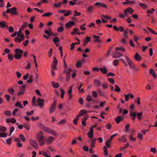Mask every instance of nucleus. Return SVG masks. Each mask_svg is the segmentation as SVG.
I'll use <instances>...</instances> for the list:
<instances>
[{
  "label": "nucleus",
  "mask_w": 157,
  "mask_h": 157,
  "mask_svg": "<svg viewBox=\"0 0 157 157\" xmlns=\"http://www.w3.org/2000/svg\"><path fill=\"white\" fill-rule=\"evenodd\" d=\"M78 119L79 117H78V116H76V118L73 120L74 123L76 125L78 123Z\"/></svg>",
  "instance_id": "obj_60"
},
{
  "label": "nucleus",
  "mask_w": 157,
  "mask_h": 157,
  "mask_svg": "<svg viewBox=\"0 0 157 157\" xmlns=\"http://www.w3.org/2000/svg\"><path fill=\"white\" fill-rule=\"evenodd\" d=\"M94 84L95 85L98 87H99L101 85V83L100 81L97 79H95L94 81Z\"/></svg>",
  "instance_id": "obj_24"
},
{
  "label": "nucleus",
  "mask_w": 157,
  "mask_h": 157,
  "mask_svg": "<svg viewBox=\"0 0 157 157\" xmlns=\"http://www.w3.org/2000/svg\"><path fill=\"white\" fill-rule=\"evenodd\" d=\"M76 39L78 41V42H76V43H72V44H71V50H73L75 47V44H79V43H80V41L78 39V38H76Z\"/></svg>",
  "instance_id": "obj_31"
},
{
  "label": "nucleus",
  "mask_w": 157,
  "mask_h": 157,
  "mask_svg": "<svg viewBox=\"0 0 157 157\" xmlns=\"http://www.w3.org/2000/svg\"><path fill=\"white\" fill-rule=\"evenodd\" d=\"M155 11V10L154 8H152L151 10H148L147 11V14H152Z\"/></svg>",
  "instance_id": "obj_52"
},
{
  "label": "nucleus",
  "mask_w": 157,
  "mask_h": 157,
  "mask_svg": "<svg viewBox=\"0 0 157 157\" xmlns=\"http://www.w3.org/2000/svg\"><path fill=\"white\" fill-rule=\"evenodd\" d=\"M134 58L136 60L138 61H140L142 59L141 56L137 52L136 53L135 55L134 56Z\"/></svg>",
  "instance_id": "obj_13"
},
{
  "label": "nucleus",
  "mask_w": 157,
  "mask_h": 157,
  "mask_svg": "<svg viewBox=\"0 0 157 157\" xmlns=\"http://www.w3.org/2000/svg\"><path fill=\"white\" fill-rule=\"evenodd\" d=\"M88 117L86 116L84 117V118L82 119V123L83 126H85L86 125V121L88 118Z\"/></svg>",
  "instance_id": "obj_28"
},
{
  "label": "nucleus",
  "mask_w": 157,
  "mask_h": 157,
  "mask_svg": "<svg viewBox=\"0 0 157 157\" xmlns=\"http://www.w3.org/2000/svg\"><path fill=\"white\" fill-rule=\"evenodd\" d=\"M93 6H89L87 9V11L89 13H92L93 9Z\"/></svg>",
  "instance_id": "obj_45"
},
{
  "label": "nucleus",
  "mask_w": 157,
  "mask_h": 157,
  "mask_svg": "<svg viewBox=\"0 0 157 157\" xmlns=\"http://www.w3.org/2000/svg\"><path fill=\"white\" fill-rule=\"evenodd\" d=\"M93 37L94 39V42H98L100 43L101 42V41L99 39L100 38V36L94 35Z\"/></svg>",
  "instance_id": "obj_21"
},
{
  "label": "nucleus",
  "mask_w": 157,
  "mask_h": 157,
  "mask_svg": "<svg viewBox=\"0 0 157 157\" xmlns=\"http://www.w3.org/2000/svg\"><path fill=\"white\" fill-rule=\"evenodd\" d=\"M94 4L95 6H98V7H99L100 6H101L104 8L107 9L108 7V6L104 3L98 2L95 3Z\"/></svg>",
  "instance_id": "obj_9"
},
{
  "label": "nucleus",
  "mask_w": 157,
  "mask_h": 157,
  "mask_svg": "<svg viewBox=\"0 0 157 157\" xmlns=\"http://www.w3.org/2000/svg\"><path fill=\"white\" fill-rule=\"evenodd\" d=\"M111 125L109 123H107L105 125V128L107 129H110L111 128Z\"/></svg>",
  "instance_id": "obj_54"
},
{
  "label": "nucleus",
  "mask_w": 157,
  "mask_h": 157,
  "mask_svg": "<svg viewBox=\"0 0 157 157\" xmlns=\"http://www.w3.org/2000/svg\"><path fill=\"white\" fill-rule=\"evenodd\" d=\"M75 22L73 21H70L65 24L66 26L68 28L71 27V26L75 25Z\"/></svg>",
  "instance_id": "obj_15"
},
{
  "label": "nucleus",
  "mask_w": 157,
  "mask_h": 157,
  "mask_svg": "<svg viewBox=\"0 0 157 157\" xmlns=\"http://www.w3.org/2000/svg\"><path fill=\"white\" fill-rule=\"evenodd\" d=\"M44 99L38 98L37 100V106H39L41 108H43L44 106Z\"/></svg>",
  "instance_id": "obj_6"
},
{
  "label": "nucleus",
  "mask_w": 157,
  "mask_h": 157,
  "mask_svg": "<svg viewBox=\"0 0 157 157\" xmlns=\"http://www.w3.org/2000/svg\"><path fill=\"white\" fill-rule=\"evenodd\" d=\"M66 122V119H63L59 121L58 124L59 125H61L65 124Z\"/></svg>",
  "instance_id": "obj_41"
},
{
  "label": "nucleus",
  "mask_w": 157,
  "mask_h": 157,
  "mask_svg": "<svg viewBox=\"0 0 157 157\" xmlns=\"http://www.w3.org/2000/svg\"><path fill=\"white\" fill-rule=\"evenodd\" d=\"M6 24H7V23L4 21L0 22V27L1 28H3L5 27H7L8 25H6Z\"/></svg>",
  "instance_id": "obj_32"
},
{
  "label": "nucleus",
  "mask_w": 157,
  "mask_h": 157,
  "mask_svg": "<svg viewBox=\"0 0 157 157\" xmlns=\"http://www.w3.org/2000/svg\"><path fill=\"white\" fill-rule=\"evenodd\" d=\"M98 91L99 95L101 96L104 97L105 96V94L104 92L102 91L101 89H98Z\"/></svg>",
  "instance_id": "obj_33"
},
{
  "label": "nucleus",
  "mask_w": 157,
  "mask_h": 157,
  "mask_svg": "<svg viewBox=\"0 0 157 157\" xmlns=\"http://www.w3.org/2000/svg\"><path fill=\"white\" fill-rule=\"evenodd\" d=\"M150 151L152 152L154 154H155L156 152V150L155 147H151L150 149Z\"/></svg>",
  "instance_id": "obj_64"
},
{
  "label": "nucleus",
  "mask_w": 157,
  "mask_h": 157,
  "mask_svg": "<svg viewBox=\"0 0 157 157\" xmlns=\"http://www.w3.org/2000/svg\"><path fill=\"white\" fill-rule=\"evenodd\" d=\"M94 130L92 128H90V131L87 133V135H88L89 137L92 139L94 137Z\"/></svg>",
  "instance_id": "obj_14"
},
{
  "label": "nucleus",
  "mask_w": 157,
  "mask_h": 157,
  "mask_svg": "<svg viewBox=\"0 0 157 157\" xmlns=\"http://www.w3.org/2000/svg\"><path fill=\"white\" fill-rule=\"evenodd\" d=\"M26 26V25H22L21 26L20 29L18 31V32H17V36L18 37L19 36H20L21 34H23L21 33L22 30L24 29V28Z\"/></svg>",
  "instance_id": "obj_17"
},
{
  "label": "nucleus",
  "mask_w": 157,
  "mask_h": 157,
  "mask_svg": "<svg viewBox=\"0 0 157 157\" xmlns=\"http://www.w3.org/2000/svg\"><path fill=\"white\" fill-rule=\"evenodd\" d=\"M108 80L110 83L112 84H114L115 83V81L114 80L111 78H108Z\"/></svg>",
  "instance_id": "obj_63"
},
{
  "label": "nucleus",
  "mask_w": 157,
  "mask_h": 157,
  "mask_svg": "<svg viewBox=\"0 0 157 157\" xmlns=\"http://www.w3.org/2000/svg\"><path fill=\"white\" fill-rule=\"evenodd\" d=\"M19 137L21 140L23 142H25L26 141V139L25 136L22 134H20L19 135Z\"/></svg>",
  "instance_id": "obj_47"
},
{
  "label": "nucleus",
  "mask_w": 157,
  "mask_h": 157,
  "mask_svg": "<svg viewBox=\"0 0 157 157\" xmlns=\"http://www.w3.org/2000/svg\"><path fill=\"white\" fill-rule=\"evenodd\" d=\"M56 102L55 101H54L51 107L49 108V113H53L56 109Z\"/></svg>",
  "instance_id": "obj_7"
},
{
  "label": "nucleus",
  "mask_w": 157,
  "mask_h": 157,
  "mask_svg": "<svg viewBox=\"0 0 157 157\" xmlns=\"http://www.w3.org/2000/svg\"><path fill=\"white\" fill-rule=\"evenodd\" d=\"M119 60L118 59H115L113 60V64L115 66H117L118 65Z\"/></svg>",
  "instance_id": "obj_36"
},
{
  "label": "nucleus",
  "mask_w": 157,
  "mask_h": 157,
  "mask_svg": "<svg viewBox=\"0 0 157 157\" xmlns=\"http://www.w3.org/2000/svg\"><path fill=\"white\" fill-rule=\"evenodd\" d=\"M124 57L128 62V65L131 69L135 71H137L139 70V68L136 67L133 61L127 56L125 55Z\"/></svg>",
  "instance_id": "obj_1"
},
{
  "label": "nucleus",
  "mask_w": 157,
  "mask_h": 157,
  "mask_svg": "<svg viewBox=\"0 0 157 157\" xmlns=\"http://www.w3.org/2000/svg\"><path fill=\"white\" fill-rule=\"evenodd\" d=\"M25 85H23L22 86L19 87V90L20 91L25 92Z\"/></svg>",
  "instance_id": "obj_39"
},
{
  "label": "nucleus",
  "mask_w": 157,
  "mask_h": 157,
  "mask_svg": "<svg viewBox=\"0 0 157 157\" xmlns=\"http://www.w3.org/2000/svg\"><path fill=\"white\" fill-rule=\"evenodd\" d=\"M111 56L114 58H117L122 56V54L117 52H113L111 53Z\"/></svg>",
  "instance_id": "obj_8"
},
{
  "label": "nucleus",
  "mask_w": 157,
  "mask_h": 157,
  "mask_svg": "<svg viewBox=\"0 0 157 157\" xmlns=\"http://www.w3.org/2000/svg\"><path fill=\"white\" fill-rule=\"evenodd\" d=\"M33 75H32L30 76L29 78L27 80V82L29 83H31L33 81Z\"/></svg>",
  "instance_id": "obj_53"
},
{
  "label": "nucleus",
  "mask_w": 157,
  "mask_h": 157,
  "mask_svg": "<svg viewBox=\"0 0 157 157\" xmlns=\"http://www.w3.org/2000/svg\"><path fill=\"white\" fill-rule=\"evenodd\" d=\"M6 129L5 127L0 126V131L2 132H5L6 131Z\"/></svg>",
  "instance_id": "obj_57"
},
{
  "label": "nucleus",
  "mask_w": 157,
  "mask_h": 157,
  "mask_svg": "<svg viewBox=\"0 0 157 157\" xmlns=\"http://www.w3.org/2000/svg\"><path fill=\"white\" fill-rule=\"evenodd\" d=\"M24 39V34H21L20 36H18V37H16L14 38V40L15 42H18L20 43L21 41L23 40Z\"/></svg>",
  "instance_id": "obj_10"
},
{
  "label": "nucleus",
  "mask_w": 157,
  "mask_h": 157,
  "mask_svg": "<svg viewBox=\"0 0 157 157\" xmlns=\"http://www.w3.org/2000/svg\"><path fill=\"white\" fill-rule=\"evenodd\" d=\"M111 140L108 139L105 142V144L106 146L108 147H110V146L109 145V144L111 143Z\"/></svg>",
  "instance_id": "obj_61"
},
{
  "label": "nucleus",
  "mask_w": 157,
  "mask_h": 157,
  "mask_svg": "<svg viewBox=\"0 0 157 157\" xmlns=\"http://www.w3.org/2000/svg\"><path fill=\"white\" fill-rule=\"evenodd\" d=\"M140 6L143 9H145L147 8V5L146 3H140L139 4Z\"/></svg>",
  "instance_id": "obj_40"
},
{
  "label": "nucleus",
  "mask_w": 157,
  "mask_h": 157,
  "mask_svg": "<svg viewBox=\"0 0 157 157\" xmlns=\"http://www.w3.org/2000/svg\"><path fill=\"white\" fill-rule=\"evenodd\" d=\"M45 32L49 36H50L51 35H52V33L50 29L48 30H45Z\"/></svg>",
  "instance_id": "obj_42"
},
{
  "label": "nucleus",
  "mask_w": 157,
  "mask_h": 157,
  "mask_svg": "<svg viewBox=\"0 0 157 157\" xmlns=\"http://www.w3.org/2000/svg\"><path fill=\"white\" fill-rule=\"evenodd\" d=\"M62 26L59 27L57 29V32L59 33H61L63 31L64 29L63 28V26L62 24H61Z\"/></svg>",
  "instance_id": "obj_35"
},
{
  "label": "nucleus",
  "mask_w": 157,
  "mask_h": 157,
  "mask_svg": "<svg viewBox=\"0 0 157 157\" xmlns=\"http://www.w3.org/2000/svg\"><path fill=\"white\" fill-rule=\"evenodd\" d=\"M72 69L71 68H69L68 69L67 68H65L63 72L64 73L66 74L67 75H70V73L72 71Z\"/></svg>",
  "instance_id": "obj_16"
},
{
  "label": "nucleus",
  "mask_w": 157,
  "mask_h": 157,
  "mask_svg": "<svg viewBox=\"0 0 157 157\" xmlns=\"http://www.w3.org/2000/svg\"><path fill=\"white\" fill-rule=\"evenodd\" d=\"M30 144L36 149H37L38 148V145L35 140L32 139L30 141Z\"/></svg>",
  "instance_id": "obj_11"
},
{
  "label": "nucleus",
  "mask_w": 157,
  "mask_h": 157,
  "mask_svg": "<svg viewBox=\"0 0 157 157\" xmlns=\"http://www.w3.org/2000/svg\"><path fill=\"white\" fill-rule=\"evenodd\" d=\"M7 91L9 93L12 95H13L14 93V89L13 87H10L8 88Z\"/></svg>",
  "instance_id": "obj_23"
},
{
  "label": "nucleus",
  "mask_w": 157,
  "mask_h": 157,
  "mask_svg": "<svg viewBox=\"0 0 157 157\" xmlns=\"http://www.w3.org/2000/svg\"><path fill=\"white\" fill-rule=\"evenodd\" d=\"M71 13V10H66V11L64 12L63 14L65 16L67 17L70 15Z\"/></svg>",
  "instance_id": "obj_43"
},
{
  "label": "nucleus",
  "mask_w": 157,
  "mask_h": 157,
  "mask_svg": "<svg viewBox=\"0 0 157 157\" xmlns=\"http://www.w3.org/2000/svg\"><path fill=\"white\" fill-rule=\"evenodd\" d=\"M130 125L129 124H127L125 126V132H128L129 131Z\"/></svg>",
  "instance_id": "obj_58"
},
{
  "label": "nucleus",
  "mask_w": 157,
  "mask_h": 157,
  "mask_svg": "<svg viewBox=\"0 0 157 157\" xmlns=\"http://www.w3.org/2000/svg\"><path fill=\"white\" fill-rule=\"evenodd\" d=\"M87 112L86 110L85 109H82L79 112V114L77 115V116H78V117H80L82 116H83L84 114L86 113Z\"/></svg>",
  "instance_id": "obj_22"
},
{
  "label": "nucleus",
  "mask_w": 157,
  "mask_h": 157,
  "mask_svg": "<svg viewBox=\"0 0 157 157\" xmlns=\"http://www.w3.org/2000/svg\"><path fill=\"white\" fill-rule=\"evenodd\" d=\"M149 73L151 75H152L153 77L155 78H156V75L155 74V71L152 68L150 69L149 71Z\"/></svg>",
  "instance_id": "obj_18"
},
{
  "label": "nucleus",
  "mask_w": 157,
  "mask_h": 157,
  "mask_svg": "<svg viewBox=\"0 0 157 157\" xmlns=\"http://www.w3.org/2000/svg\"><path fill=\"white\" fill-rule=\"evenodd\" d=\"M57 65H55L54 63H52L51 69L52 70H57Z\"/></svg>",
  "instance_id": "obj_46"
},
{
  "label": "nucleus",
  "mask_w": 157,
  "mask_h": 157,
  "mask_svg": "<svg viewBox=\"0 0 157 157\" xmlns=\"http://www.w3.org/2000/svg\"><path fill=\"white\" fill-rule=\"evenodd\" d=\"M147 29L149 30L150 32L152 34L157 35V33L153 29H151L149 27H147Z\"/></svg>",
  "instance_id": "obj_44"
},
{
  "label": "nucleus",
  "mask_w": 157,
  "mask_h": 157,
  "mask_svg": "<svg viewBox=\"0 0 157 157\" xmlns=\"http://www.w3.org/2000/svg\"><path fill=\"white\" fill-rule=\"evenodd\" d=\"M52 15V13L50 12H47L42 15V17H49L50 15Z\"/></svg>",
  "instance_id": "obj_37"
},
{
  "label": "nucleus",
  "mask_w": 157,
  "mask_h": 157,
  "mask_svg": "<svg viewBox=\"0 0 157 157\" xmlns=\"http://www.w3.org/2000/svg\"><path fill=\"white\" fill-rule=\"evenodd\" d=\"M73 30L74 31L71 32V34H74L75 33H77L78 35H80L82 34V33L79 32V29H78L75 28Z\"/></svg>",
  "instance_id": "obj_26"
},
{
  "label": "nucleus",
  "mask_w": 157,
  "mask_h": 157,
  "mask_svg": "<svg viewBox=\"0 0 157 157\" xmlns=\"http://www.w3.org/2000/svg\"><path fill=\"white\" fill-rule=\"evenodd\" d=\"M54 138L52 136H49L44 141L46 142L47 144H51L53 141Z\"/></svg>",
  "instance_id": "obj_12"
},
{
  "label": "nucleus",
  "mask_w": 157,
  "mask_h": 157,
  "mask_svg": "<svg viewBox=\"0 0 157 157\" xmlns=\"http://www.w3.org/2000/svg\"><path fill=\"white\" fill-rule=\"evenodd\" d=\"M61 4H62V3L61 2H59L58 3H56L54 4L53 6L55 7H56V8L59 7L60 6Z\"/></svg>",
  "instance_id": "obj_55"
},
{
  "label": "nucleus",
  "mask_w": 157,
  "mask_h": 157,
  "mask_svg": "<svg viewBox=\"0 0 157 157\" xmlns=\"http://www.w3.org/2000/svg\"><path fill=\"white\" fill-rule=\"evenodd\" d=\"M129 44L130 46L132 47H134L135 46V44L132 39H130V40Z\"/></svg>",
  "instance_id": "obj_56"
},
{
  "label": "nucleus",
  "mask_w": 157,
  "mask_h": 157,
  "mask_svg": "<svg viewBox=\"0 0 157 157\" xmlns=\"http://www.w3.org/2000/svg\"><path fill=\"white\" fill-rule=\"evenodd\" d=\"M115 89L114 90V91H116L117 92H120L121 91V89L119 86L117 85H115Z\"/></svg>",
  "instance_id": "obj_48"
},
{
  "label": "nucleus",
  "mask_w": 157,
  "mask_h": 157,
  "mask_svg": "<svg viewBox=\"0 0 157 157\" xmlns=\"http://www.w3.org/2000/svg\"><path fill=\"white\" fill-rule=\"evenodd\" d=\"M96 139L95 138H94L91 141V143H90V146L91 148H93L94 147L95 144L96 143Z\"/></svg>",
  "instance_id": "obj_27"
},
{
  "label": "nucleus",
  "mask_w": 157,
  "mask_h": 157,
  "mask_svg": "<svg viewBox=\"0 0 157 157\" xmlns=\"http://www.w3.org/2000/svg\"><path fill=\"white\" fill-rule=\"evenodd\" d=\"M43 130L45 132H46L48 133L50 132L51 130L50 128L48 127H45L43 129Z\"/></svg>",
  "instance_id": "obj_51"
},
{
  "label": "nucleus",
  "mask_w": 157,
  "mask_h": 157,
  "mask_svg": "<svg viewBox=\"0 0 157 157\" xmlns=\"http://www.w3.org/2000/svg\"><path fill=\"white\" fill-rule=\"evenodd\" d=\"M53 86L55 88H57L59 86V85L57 83H55L54 82H52Z\"/></svg>",
  "instance_id": "obj_62"
},
{
  "label": "nucleus",
  "mask_w": 157,
  "mask_h": 157,
  "mask_svg": "<svg viewBox=\"0 0 157 157\" xmlns=\"http://www.w3.org/2000/svg\"><path fill=\"white\" fill-rule=\"evenodd\" d=\"M15 54L14 55V57L17 59H20L21 58L22 54L23 53L22 50L20 48H17L14 50Z\"/></svg>",
  "instance_id": "obj_4"
},
{
  "label": "nucleus",
  "mask_w": 157,
  "mask_h": 157,
  "mask_svg": "<svg viewBox=\"0 0 157 157\" xmlns=\"http://www.w3.org/2000/svg\"><path fill=\"white\" fill-rule=\"evenodd\" d=\"M17 8L15 7H13L11 9V14L12 15H17L18 13L17 12Z\"/></svg>",
  "instance_id": "obj_20"
},
{
  "label": "nucleus",
  "mask_w": 157,
  "mask_h": 157,
  "mask_svg": "<svg viewBox=\"0 0 157 157\" xmlns=\"http://www.w3.org/2000/svg\"><path fill=\"white\" fill-rule=\"evenodd\" d=\"M4 113L7 116H10L11 114V112L10 111H4Z\"/></svg>",
  "instance_id": "obj_50"
},
{
  "label": "nucleus",
  "mask_w": 157,
  "mask_h": 157,
  "mask_svg": "<svg viewBox=\"0 0 157 157\" xmlns=\"http://www.w3.org/2000/svg\"><path fill=\"white\" fill-rule=\"evenodd\" d=\"M130 116L132 117V120L133 121H135L136 116H137V118L139 120H141L142 119V112L139 113L136 112L130 111Z\"/></svg>",
  "instance_id": "obj_3"
},
{
  "label": "nucleus",
  "mask_w": 157,
  "mask_h": 157,
  "mask_svg": "<svg viewBox=\"0 0 157 157\" xmlns=\"http://www.w3.org/2000/svg\"><path fill=\"white\" fill-rule=\"evenodd\" d=\"M134 11L131 7H128L124 11V14L126 17H129V14H132Z\"/></svg>",
  "instance_id": "obj_5"
},
{
  "label": "nucleus",
  "mask_w": 157,
  "mask_h": 157,
  "mask_svg": "<svg viewBox=\"0 0 157 157\" xmlns=\"http://www.w3.org/2000/svg\"><path fill=\"white\" fill-rule=\"evenodd\" d=\"M44 137L43 133L41 131H40L36 135V139L38 140L39 144L41 146L44 145L45 144Z\"/></svg>",
  "instance_id": "obj_2"
},
{
  "label": "nucleus",
  "mask_w": 157,
  "mask_h": 157,
  "mask_svg": "<svg viewBox=\"0 0 157 157\" xmlns=\"http://www.w3.org/2000/svg\"><path fill=\"white\" fill-rule=\"evenodd\" d=\"M6 121L7 123L11 122L14 123L16 122V120L14 118H12L10 119H6Z\"/></svg>",
  "instance_id": "obj_25"
},
{
  "label": "nucleus",
  "mask_w": 157,
  "mask_h": 157,
  "mask_svg": "<svg viewBox=\"0 0 157 157\" xmlns=\"http://www.w3.org/2000/svg\"><path fill=\"white\" fill-rule=\"evenodd\" d=\"M118 140L119 142H122L123 143H125L127 141V140L125 137V136H122L121 138H119L118 139Z\"/></svg>",
  "instance_id": "obj_30"
},
{
  "label": "nucleus",
  "mask_w": 157,
  "mask_h": 157,
  "mask_svg": "<svg viewBox=\"0 0 157 157\" xmlns=\"http://www.w3.org/2000/svg\"><path fill=\"white\" fill-rule=\"evenodd\" d=\"M7 57L8 59L10 61H12L13 58V56L12 53L8 54Z\"/></svg>",
  "instance_id": "obj_38"
},
{
  "label": "nucleus",
  "mask_w": 157,
  "mask_h": 157,
  "mask_svg": "<svg viewBox=\"0 0 157 157\" xmlns=\"http://www.w3.org/2000/svg\"><path fill=\"white\" fill-rule=\"evenodd\" d=\"M15 105L16 107L19 108L20 109H22L23 108V106L19 101H17L15 104Z\"/></svg>",
  "instance_id": "obj_34"
},
{
  "label": "nucleus",
  "mask_w": 157,
  "mask_h": 157,
  "mask_svg": "<svg viewBox=\"0 0 157 157\" xmlns=\"http://www.w3.org/2000/svg\"><path fill=\"white\" fill-rule=\"evenodd\" d=\"M82 62L79 61L77 62L76 64V67L77 68H79L81 67L82 66Z\"/></svg>",
  "instance_id": "obj_49"
},
{
  "label": "nucleus",
  "mask_w": 157,
  "mask_h": 157,
  "mask_svg": "<svg viewBox=\"0 0 157 157\" xmlns=\"http://www.w3.org/2000/svg\"><path fill=\"white\" fill-rule=\"evenodd\" d=\"M7 136V134L4 132H0V137H5Z\"/></svg>",
  "instance_id": "obj_59"
},
{
  "label": "nucleus",
  "mask_w": 157,
  "mask_h": 157,
  "mask_svg": "<svg viewBox=\"0 0 157 157\" xmlns=\"http://www.w3.org/2000/svg\"><path fill=\"white\" fill-rule=\"evenodd\" d=\"M123 119V118L121 116H118L115 119L116 121L117 124H119Z\"/></svg>",
  "instance_id": "obj_29"
},
{
  "label": "nucleus",
  "mask_w": 157,
  "mask_h": 157,
  "mask_svg": "<svg viewBox=\"0 0 157 157\" xmlns=\"http://www.w3.org/2000/svg\"><path fill=\"white\" fill-rule=\"evenodd\" d=\"M100 70L102 74H106L107 72V69L106 67L105 66L103 67L100 68Z\"/></svg>",
  "instance_id": "obj_19"
}]
</instances>
